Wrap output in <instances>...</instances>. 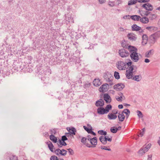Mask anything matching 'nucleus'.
I'll use <instances>...</instances> for the list:
<instances>
[{
  "mask_svg": "<svg viewBox=\"0 0 160 160\" xmlns=\"http://www.w3.org/2000/svg\"><path fill=\"white\" fill-rule=\"evenodd\" d=\"M116 98L118 101H122V99L120 97H116Z\"/></svg>",
  "mask_w": 160,
  "mask_h": 160,
  "instance_id": "nucleus-44",
  "label": "nucleus"
},
{
  "mask_svg": "<svg viewBox=\"0 0 160 160\" xmlns=\"http://www.w3.org/2000/svg\"><path fill=\"white\" fill-rule=\"evenodd\" d=\"M126 105L130 106V105L129 104H127Z\"/></svg>",
  "mask_w": 160,
  "mask_h": 160,
  "instance_id": "nucleus-62",
  "label": "nucleus"
},
{
  "mask_svg": "<svg viewBox=\"0 0 160 160\" xmlns=\"http://www.w3.org/2000/svg\"><path fill=\"white\" fill-rule=\"evenodd\" d=\"M147 160H152V154H148L147 156Z\"/></svg>",
  "mask_w": 160,
  "mask_h": 160,
  "instance_id": "nucleus-37",
  "label": "nucleus"
},
{
  "mask_svg": "<svg viewBox=\"0 0 160 160\" xmlns=\"http://www.w3.org/2000/svg\"><path fill=\"white\" fill-rule=\"evenodd\" d=\"M142 7L148 11H152L153 9V7L152 5L149 3H146L142 5Z\"/></svg>",
  "mask_w": 160,
  "mask_h": 160,
  "instance_id": "nucleus-6",
  "label": "nucleus"
},
{
  "mask_svg": "<svg viewBox=\"0 0 160 160\" xmlns=\"http://www.w3.org/2000/svg\"><path fill=\"white\" fill-rule=\"evenodd\" d=\"M111 108H112V106L110 104H108V105L106 108H105V111L107 113H108L109 110H111Z\"/></svg>",
  "mask_w": 160,
  "mask_h": 160,
  "instance_id": "nucleus-30",
  "label": "nucleus"
},
{
  "mask_svg": "<svg viewBox=\"0 0 160 160\" xmlns=\"http://www.w3.org/2000/svg\"><path fill=\"white\" fill-rule=\"evenodd\" d=\"M121 127H119L118 128V130H120L121 129Z\"/></svg>",
  "mask_w": 160,
  "mask_h": 160,
  "instance_id": "nucleus-60",
  "label": "nucleus"
},
{
  "mask_svg": "<svg viewBox=\"0 0 160 160\" xmlns=\"http://www.w3.org/2000/svg\"><path fill=\"white\" fill-rule=\"evenodd\" d=\"M103 77L108 82L111 81L113 78V77L111 74L108 72H106L104 73Z\"/></svg>",
  "mask_w": 160,
  "mask_h": 160,
  "instance_id": "nucleus-11",
  "label": "nucleus"
},
{
  "mask_svg": "<svg viewBox=\"0 0 160 160\" xmlns=\"http://www.w3.org/2000/svg\"><path fill=\"white\" fill-rule=\"evenodd\" d=\"M152 28V27H147L146 28L148 30H150Z\"/></svg>",
  "mask_w": 160,
  "mask_h": 160,
  "instance_id": "nucleus-53",
  "label": "nucleus"
},
{
  "mask_svg": "<svg viewBox=\"0 0 160 160\" xmlns=\"http://www.w3.org/2000/svg\"><path fill=\"white\" fill-rule=\"evenodd\" d=\"M74 153V152L72 150H71V155H72Z\"/></svg>",
  "mask_w": 160,
  "mask_h": 160,
  "instance_id": "nucleus-55",
  "label": "nucleus"
},
{
  "mask_svg": "<svg viewBox=\"0 0 160 160\" xmlns=\"http://www.w3.org/2000/svg\"><path fill=\"white\" fill-rule=\"evenodd\" d=\"M88 140L90 141L91 144H87L86 146L89 148L95 147L97 144V139L96 137H94L92 138L89 137V136H88Z\"/></svg>",
  "mask_w": 160,
  "mask_h": 160,
  "instance_id": "nucleus-4",
  "label": "nucleus"
},
{
  "mask_svg": "<svg viewBox=\"0 0 160 160\" xmlns=\"http://www.w3.org/2000/svg\"><path fill=\"white\" fill-rule=\"evenodd\" d=\"M124 87L123 84L122 83H118L115 85L113 87V88L117 91L122 90Z\"/></svg>",
  "mask_w": 160,
  "mask_h": 160,
  "instance_id": "nucleus-13",
  "label": "nucleus"
},
{
  "mask_svg": "<svg viewBox=\"0 0 160 160\" xmlns=\"http://www.w3.org/2000/svg\"><path fill=\"white\" fill-rule=\"evenodd\" d=\"M118 112L117 111H114L113 113H109L108 115V118L110 119H115L116 118L117 116L116 114Z\"/></svg>",
  "mask_w": 160,
  "mask_h": 160,
  "instance_id": "nucleus-12",
  "label": "nucleus"
},
{
  "mask_svg": "<svg viewBox=\"0 0 160 160\" xmlns=\"http://www.w3.org/2000/svg\"><path fill=\"white\" fill-rule=\"evenodd\" d=\"M128 37L129 39L132 41H135L137 38L136 35L133 33L128 34Z\"/></svg>",
  "mask_w": 160,
  "mask_h": 160,
  "instance_id": "nucleus-14",
  "label": "nucleus"
},
{
  "mask_svg": "<svg viewBox=\"0 0 160 160\" xmlns=\"http://www.w3.org/2000/svg\"><path fill=\"white\" fill-rule=\"evenodd\" d=\"M148 38L146 35H143L142 36V45H145L148 42Z\"/></svg>",
  "mask_w": 160,
  "mask_h": 160,
  "instance_id": "nucleus-17",
  "label": "nucleus"
},
{
  "mask_svg": "<svg viewBox=\"0 0 160 160\" xmlns=\"http://www.w3.org/2000/svg\"><path fill=\"white\" fill-rule=\"evenodd\" d=\"M118 118L120 121L122 122L124 121L125 118V116L123 112H120L118 113Z\"/></svg>",
  "mask_w": 160,
  "mask_h": 160,
  "instance_id": "nucleus-21",
  "label": "nucleus"
},
{
  "mask_svg": "<svg viewBox=\"0 0 160 160\" xmlns=\"http://www.w3.org/2000/svg\"><path fill=\"white\" fill-rule=\"evenodd\" d=\"M132 29L133 30L139 31L141 29V27L136 25H133L132 26Z\"/></svg>",
  "mask_w": 160,
  "mask_h": 160,
  "instance_id": "nucleus-27",
  "label": "nucleus"
},
{
  "mask_svg": "<svg viewBox=\"0 0 160 160\" xmlns=\"http://www.w3.org/2000/svg\"><path fill=\"white\" fill-rule=\"evenodd\" d=\"M160 138V139L158 141V144L160 146V138Z\"/></svg>",
  "mask_w": 160,
  "mask_h": 160,
  "instance_id": "nucleus-57",
  "label": "nucleus"
},
{
  "mask_svg": "<svg viewBox=\"0 0 160 160\" xmlns=\"http://www.w3.org/2000/svg\"><path fill=\"white\" fill-rule=\"evenodd\" d=\"M52 135L55 134L56 133V131L55 129H53L50 131Z\"/></svg>",
  "mask_w": 160,
  "mask_h": 160,
  "instance_id": "nucleus-42",
  "label": "nucleus"
},
{
  "mask_svg": "<svg viewBox=\"0 0 160 160\" xmlns=\"http://www.w3.org/2000/svg\"><path fill=\"white\" fill-rule=\"evenodd\" d=\"M97 112L99 114H103L107 113L105 109L102 108H100L97 109Z\"/></svg>",
  "mask_w": 160,
  "mask_h": 160,
  "instance_id": "nucleus-19",
  "label": "nucleus"
},
{
  "mask_svg": "<svg viewBox=\"0 0 160 160\" xmlns=\"http://www.w3.org/2000/svg\"><path fill=\"white\" fill-rule=\"evenodd\" d=\"M124 29L122 28H119V30L121 31H123Z\"/></svg>",
  "mask_w": 160,
  "mask_h": 160,
  "instance_id": "nucleus-54",
  "label": "nucleus"
},
{
  "mask_svg": "<svg viewBox=\"0 0 160 160\" xmlns=\"http://www.w3.org/2000/svg\"><path fill=\"white\" fill-rule=\"evenodd\" d=\"M152 16H155V15L154 14L152 15Z\"/></svg>",
  "mask_w": 160,
  "mask_h": 160,
  "instance_id": "nucleus-64",
  "label": "nucleus"
},
{
  "mask_svg": "<svg viewBox=\"0 0 160 160\" xmlns=\"http://www.w3.org/2000/svg\"><path fill=\"white\" fill-rule=\"evenodd\" d=\"M140 1H138V2H149V0H139Z\"/></svg>",
  "mask_w": 160,
  "mask_h": 160,
  "instance_id": "nucleus-43",
  "label": "nucleus"
},
{
  "mask_svg": "<svg viewBox=\"0 0 160 160\" xmlns=\"http://www.w3.org/2000/svg\"><path fill=\"white\" fill-rule=\"evenodd\" d=\"M137 113H138V115L139 118L142 117V114L140 111L138 110L137 111Z\"/></svg>",
  "mask_w": 160,
  "mask_h": 160,
  "instance_id": "nucleus-38",
  "label": "nucleus"
},
{
  "mask_svg": "<svg viewBox=\"0 0 160 160\" xmlns=\"http://www.w3.org/2000/svg\"><path fill=\"white\" fill-rule=\"evenodd\" d=\"M104 99L107 103H110L111 102L110 96L107 94H105L104 96Z\"/></svg>",
  "mask_w": 160,
  "mask_h": 160,
  "instance_id": "nucleus-20",
  "label": "nucleus"
},
{
  "mask_svg": "<svg viewBox=\"0 0 160 160\" xmlns=\"http://www.w3.org/2000/svg\"><path fill=\"white\" fill-rule=\"evenodd\" d=\"M50 139L53 142L56 143L57 142V138L53 135H51L50 136Z\"/></svg>",
  "mask_w": 160,
  "mask_h": 160,
  "instance_id": "nucleus-29",
  "label": "nucleus"
},
{
  "mask_svg": "<svg viewBox=\"0 0 160 160\" xmlns=\"http://www.w3.org/2000/svg\"><path fill=\"white\" fill-rule=\"evenodd\" d=\"M152 144L149 143L146 146L142 147L138 152V154L140 156H142L144 155L146 152L151 148Z\"/></svg>",
  "mask_w": 160,
  "mask_h": 160,
  "instance_id": "nucleus-3",
  "label": "nucleus"
},
{
  "mask_svg": "<svg viewBox=\"0 0 160 160\" xmlns=\"http://www.w3.org/2000/svg\"><path fill=\"white\" fill-rule=\"evenodd\" d=\"M118 108H120V109H122L123 108V106H122V104H121V105H119L118 106Z\"/></svg>",
  "mask_w": 160,
  "mask_h": 160,
  "instance_id": "nucleus-49",
  "label": "nucleus"
},
{
  "mask_svg": "<svg viewBox=\"0 0 160 160\" xmlns=\"http://www.w3.org/2000/svg\"><path fill=\"white\" fill-rule=\"evenodd\" d=\"M77 132L76 129L74 128H71V136L73 137V135H75Z\"/></svg>",
  "mask_w": 160,
  "mask_h": 160,
  "instance_id": "nucleus-28",
  "label": "nucleus"
},
{
  "mask_svg": "<svg viewBox=\"0 0 160 160\" xmlns=\"http://www.w3.org/2000/svg\"><path fill=\"white\" fill-rule=\"evenodd\" d=\"M56 154L58 155L61 154L63 155H65L66 154V151L64 150H60L59 149H57L55 151Z\"/></svg>",
  "mask_w": 160,
  "mask_h": 160,
  "instance_id": "nucleus-15",
  "label": "nucleus"
},
{
  "mask_svg": "<svg viewBox=\"0 0 160 160\" xmlns=\"http://www.w3.org/2000/svg\"><path fill=\"white\" fill-rule=\"evenodd\" d=\"M132 63V62L129 60V62L127 63L128 66L127 68L126 75L128 79L132 78L133 73L136 71L137 68L134 66H131Z\"/></svg>",
  "mask_w": 160,
  "mask_h": 160,
  "instance_id": "nucleus-1",
  "label": "nucleus"
},
{
  "mask_svg": "<svg viewBox=\"0 0 160 160\" xmlns=\"http://www.w3.org/2000/svg\"><path fill=\"white\" fill-rule=\"evenodd\" d=\"M83 128L84 129L88 132V133H90V132L92 130L91 129L88 128L85 126H83Z\"/></svg>",
  "mask_w": 160,
  "mask_h": 160,
  "instance_id": "nucleus-41",
  "label": "nucleus"
},
{
  "mask_svg": "<svg viewBox=\"0 0 160 160\" xmlns=\"http://www.w3.org/2000/svg\"><path fill=\"white\" fill-rule=\"evenodd\" d=\"M130 18L134 21H138L139 20H140L141 17L139 16L135 15L131 16Z\"/></svg>",
  "mask_w": 160,
  "mask_h": 160,
  "instance_id": "nucleus-25",
  "label": "nucleus"
},
{
  "mask_svg": "<svg viewBox=\"0 0 160 160\" xmlns=\"http://www.w3.org/2000/svg\"><path fill=\"white\" fill-rule=\"evenodd\" d=\"M118 128H115L114 127V128H111V132L113 133H116L117 132V131H118Z\"/></svg>",
  "mask_w": 160,
  "mask_h": 160,
  "instance_id": "nucleus-35",
  "label": "nucleus"
},
{
  "mask_svg": "<svg viewBox=\"0 0 160 160\" xmlns=\"http://www.w3.org/2000/svg\"><path fill=\"white\" fill-rule=\"evenodd\" d=\"M153 53L154 50L152 49L150 50L145 53V57L147 58H150L153 55Z\"/></svg>",
  "mask_w": 160,
  "mask_h": 160,
  "instance_id": "nucleus-16",
  "label": "nucleus"
},
{
  "mask_svg": "<svg viewBox=\"0 0 160 160\" xmlns=\"http://www.w3.org/2000/svg\"><path fill=\"white\" fill-rule=\"evenodd\" d=\"M119 55L122 58L126 57L129 56L128 52L124 49H122L119 51Z\"/></svg>",
  "mask_w": 160,
  "mask_h": 160,
  "instance_id": "nucleus-9",
  "label": "nucleus"
},
{
  "mask_svg": "<svg viewBox=\"0 0 160 160\" xmlns=\"http://www.w3.org/2000/svg\"><path fill=\"white\" fill-rule=\"evenodd\" d=\"M12 160H18L17 158L15 156L13 157L12 159Z\"/></svg>",
  "mask_w": 160,
  "mask_h": 160,
  "instance_id": "nucleus-52",
  "label": "nucleus"
},
{
  "mask_svg": "<svg viewBox=\"0 0 160 160\" xmlns=\"http://www.w3.org/2000/svg\"><path fill=\"white\" fill-rule=\"evenodd\" d=\"M137 0H130L128 2L129 5H132L136 3Z\"/></svg>",
  "mask_w": 160,
  "mask_h": 160,
  "instance_id": "nucleus-32",
  "label": "nucleus"
},
{
  "mask_svg": "<svg viewBox=\"0 0 160 160\" xmlns=\"http://www.w3.org/2000/svg\"><path fill=\"white\" fill-rule=\"evenodd\" d=\"M144 132H141L140 133L139 135L141 137H142L143 136V135H144Z\"/></svg>",
  "mask_w": 160,
  "mask_h": 160,
  "instance_id": "nucleus-51",
  "label": "nucleus"
},
{
  "mask_svg": "<svg viewBox=\"0 0 160 160\" xmlns=\"http://www.w3.org/2000/svg\"><path fill=\"white\" fill-rule=\"evenodd\" d=\"M90 133H91V134H93L94 136H95L96 135L95 133L93 132L92 131V130H91V132H90Z\"/></svg>",
  "mask_w": 160,
  "mask_h": 160,
  "instance_id": "nucleus-50",
  "label": "nucleus"
},
{
  "mask_svg": "<svg viewBox=\"0 0 160 160\" xmlns=\"http://www.w3.org/2000/svg\"><path fill=\"white\" fill-rule=\"evenodd\" d=\"M125 16L124 17V18H125ZM125 17H127V16H125Z\"/></svg>",
  "mask_w": 160,
  "mask_h": 160,
  "instance_id": "nucleus-63",
  "label": "nucleus"
},
{
  "mask_svg": "<svg viewBox=\"0 0 160 160\" xmlns=\"http://www.w3.org/2000/svg\"><path fill=\"white\" fill-rule=\"evenodd\" d=\"M93 85L96 87H98L101 84L100 80L98 79H95L93 81Z\"/></svg>",
  "mask_w": 160,
  "mask_h": 160,
  "instance_id": "nucleus-18",
  "label": "nucleus"
},
{
  "mask_svg": "<svg viewBox=\"0 0 160 160\" xmlns=\"http://www.w3.org/2000/svg\"><path fill=\"white\" fill-rule=\"evenodd\" d=\"M114 76L117 79H119L120 78L119 73L117 72H114Z\"/></svg>",
  "mask_w": 160,
  "mask_h": 160,
  "instance_id": "nucleus-34",
  "label": "nucleus"
},
{
  "mask_svg": "<svg viewBox=\"0 0 160 160\" xmlns=\"http://www.w3.org/2000/svg\"><path fill=\"white\" fill-rule=\"evenodd\" d=\"M57 144L59 147H61L62 146H65L66 145V144L65 142V141L61 140H59Z\"/></svg>",
  "mask_w": 160,
  "mask_h": 160,
  "instance_id": "nucleus-22",
  "label": "nucleus"
},
{
  "mask_svg": "<svg viewBox=\"0 0 160 160\" xmlns=\"http://www.w3.org/2000/svg\"><path fill=\"white\" fill-rule=\"evenodd\" d=\"M87 140V139L86 138H83L82 139L81 142L82 143L85 144L86 145V144H88V143H86Z\"/></svg>",
  "mask_w": 160,
  "mask_h": 160,
  "instance_id": "nucleus-36",
  "label": "nucleus"
},
{
  "mask_svg": "<svg viewBox=\"0 0 160 160\" xmlns=\"http://www.w3.org/2000/svg\"><path fill=\"white\" fill-rule=\"evenodd\" d=\"M144 62L146 63H148L150 62V60L149 59L146 58L145 59Z\"/></svg>",
  "mask_w": 160,
  "mask_h": 160,
  "instance_id": "nucleus-48",
  "label": "nucleus"
},
{
  "mask_svg": "<svg viewBox=\"0 0 160 160\" xmlns=\"http://www.w3.org/2000/svg\"><path fill=\"white\" fill-rule=\"evenodd\" d=\"M117 68L119 70H125L126 68V65L125 63L121 61L118 62L117 64Z\"/></svg>",
  "mask_w": 160,
  "mask_h": 160,
  "instance_id": "nucleus-5",
  "label": "nucleus"
},
{
  "mask_svg": "<svg viewBox=\"0 0 160 160\" xmlns=\"http://www.w3.org/2000/svg\"><path fill=\"white\" fill-rule=\"evenodd\" d=\"M47 144L48 145V148L52 152H53V146L52 143L50 142H47Z\"/></svg>",
  "mask_w": 160,
  "mask_h": 160,
  "instance_id": "nucleus-26",
  "label": "nucleus"
},
{
  "mask_svg": "<svg viewBox=\"0 0 160 160\" xmlns=\"http://www.w3.org/2000/svg\"><path fill=\"white\" fill-rule=\"evenodd\" d=\"M102 149L105 150H108V151H111V149L110 148H109L108 147H107L105 146H101L100 147Z\"/></svg>",
  "mask_w": 160,
  "mask_h": 160,
  "instance_id": "nucleus-33",
  "label": "nucleus"
},
{
  "mask_svg": "<svg viewBox=\"0 0 160 160\" xmlns=\"http://www.w3.org/2000/svg\"><path fill=\"white\" fill-rule=\"evenodd\" d=\"M122 112H123V113H124L126 114L127 116L128 117L130 113V111L128 109H124Z\"/></svg>",
  "mask_w": 160,
  "mask_h": 160,
  "instance_id": "nucleus-31",
  "label": "nucleus"
},
{
  "mask_svg": "<svg viewBox=\"0 0 160 160\" xmlns=\"http://www.w3.org/2000/svg\"><path fill=\"white\" fill-rule=\"evenodd\" d=\"M98 133L102 135H104V136H101L99 138V139L102 143L105 145L108 144L107 142H111L112 141V137H109L107 136H106L107 132H104L103 130H100L98 131Z\"/></svg>",
  "mask_w": 160,
  "mask_h": 160,
  "instance_id": "nucleus-2",
  "label": "nucleus"
},
{
  "mask_svg": "<svg viewBox=\"0 0 160 160\" xmlns=\"http://www.w3.org/2000/svg\"><path fill=\"white\" fill-rule=\"evenodd\" d=\"M67 139L66 137L65 136H62L61 140H63L65 141Z\"/></svg>",
  "mask_w": 160,
  "mask_h": 160,
  "instance_id": "nucleus-45",
  "label": "nucleus"
},
{
  "mask_svg": "<svg viewBox=\"0 0 160 160\" xmlns=\"http://www.w3.org/2000/svg\"><path fill=\"white\" fill-rule=\"evenodd\" d=\"M133 79L138 81H139L140 80L139 76L138 75L135 76L133 78Z\"/></svg>",
  "mask_w": 160,
  "mask_h": 160,
  "instance_id": "nucleus-40",
  "label": "nucleus"
},
{
  "mask_svg": "<svg viewBox=\"0 0 160 160\" xmlns=\"http://www.w3.org/2000/svg\"><path fill=\"white\" fill-rule=\"evenodd\" d=\"M50 159V160H58V157L55 155L52 156Z\"/></svg>",
  "mask_w": 160,
  "mask_h": 160,
  "instance_id": "nucleus-39",
  "label": "nucleus"
},
{
  "mask_svg": "<svg viewBox=\"0 0 160 160\" xmlns=\"http://www.w3.org/2000/svg\"><path fill=\"white\" fill-rule=\"evenodd\" d=\"M122 46L125 48H128V50L131 53L132 52H137V49L134 46L126 45L124 46V44H122Z\"/></svg>",
  "mask_w": 160,
  "mask_h": 160,
  "instance_id": "nucleus-7",
  "label": "nucleus"
},
{
  "mask_svg": "<svg viewBox=\"0 0 160 160\" xmlns=\"http://www.w3.org/2000/svg\"><path fill=\"white\" fill-rule=\"evenodd\" d=\"M100 3L102 4L105 2L106 1V0H98Z\"/></svg>",
  "mask_w": 160,
  "mask_h": 160,
  "instance_id": "nucleus-46",
  "label": "nucleus"
},
{
  "mask_svg": "<svg viewBox=\"0 0 160 160\" xmlns=\"http://www.w3.org/2000/svg\"><path fill=\"white\" fill-rule=\"evenodd\" d=\"M142 132H144L145 131V129L144 128H143L142 129Z\"/></svg>",
  "mask_w": 160,
  "mask_h": 160,
  "instance_id": "nucleus-59",
  "label": "nucleus"
},
{
  "mask_svg": "<svg viewBox=\"0 0 160 160\" xmlns=\"http://www.w3.org/2000/svg\"><path fill=\"white\" fill-rule=\"evenodd\" d=\"M120 97L122 99H122H124V97L123 96V94L121 93V95H120Z\"/></svg>",
  "mask_w": 160,
  "mask_h": 160,
  "instance_id": "nucleus-47",
  "label": "nucleus"
},
{
  "mask_svg": "<svg viewBox=\"0 0 160 160\" xmlns=\"http://www.w3.org/2000/svg\"><path fill=\"white\" fill-rule=\"evenodd\" d=\"M140 22L144 24H146L148 22H149V19L147 17H143L140 18Z\"/></svg>",
  "mask_w": 160,
  "mask_h": 160,
  "instance_id": "nucleus-23",
  "label": "nucleus"
},
{
  "mask_svg": "<svg viewBox=\"0 0 160 160\" xmlns=\"http://www.w3.org/2000/svg\"><path fill=\"white\" fill-rule=\"evenodd\" d=\"M67 130L69 132H70V128L68 127L67 128Z\"/></svg>",
  "mask_w": 160,
  "mask_h": 160,
  "instance_id": "nucleus-56",
  "label": "nucleus"
},
{
  "mask_svg": "<svg viewBox=\"0 0 160 160\" xmlns=\"http://www.w3.org/2000/svg\"><path fill=\"white\" fill-rule=\"evenodd\" d=\"M104 104V102L102 99L96 102V105L97 106H102Z\"/></svg>",
  "mask_w": 160,
  "mask_h": 160,
  "instance_id": "nucleus-24",
  "label": "nucleus"
},
{
  "mask_svg": "<svg viewBox=\"0 0 160 160\" xmlns=\"http://www.w3.org/2000/svg\"><path fill=\"white\" fill-rule=\"evenodd\" d=\"M156 34H160V32H157L156 33Z\"/></svg>",
  "mask_w": 160,
  "mask_h": 160,
  "instance_id": "nucleus-61",
  "label": "nucleus"
},
{
  "mask_svg": "<svg viewBox=\"0 0 160 160\" xmlns=\"http://www.w3.org/2000/svg\"><path fill=\"white\" fill-rule=\"evenodd\" d=\"M131 59L135 62H137L139 60V56L137 52H132L130 55Z\"/></svg>",
  "mask_w": 160,
  "mask_h": 160,
  "instance_id": "nucleus-8",
  "label": "nucleus"
},
{
  "mask_svg": "<svg viewBox=\"0 0 160 160\" xmlns=\"http://www.w3.org/2000/svg\"><path fill=\"white\" fill-rule=\"evenodd\" d=\"M109 88V86L108 84H105L101 86L99 89L100 92H105L107 91Z\"/></svg>",
  "mask_w": 160,
  "mask_h": 160,
  "instance_id": "nucleus-10",
  "label": "nucleus"
},
{
  "mask_svg": "<svg viewBox=\"0 0 160 160\" xmlns=\"http://www.w3.org/2000/svg\"><path fill=\"white\" fill-rule=\"evenodd\" d=\"M156 10H159V11H160V7H158L156 9Z\"/></svg>",
  "mask_w": 160,
  "mask_h": 160,
  "instance_id": "nucleus-58",
  "label": "nucleus"
}]
</instances>
